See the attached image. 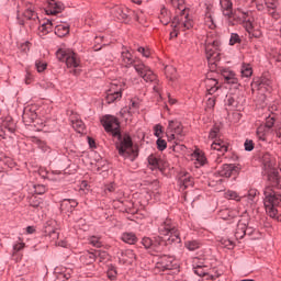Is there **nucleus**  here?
I'll return each instance as SVG.
<instances>
[{
	"label": "nucleus",
	"instance_id": "obj_34",
	"mask_svg": "<svg viewBox=\"0 0 281 281\" xmlns=\"http://www.w3.org/2000/svg\"><path fill=\"white\" fill-rule=\"evenodd\" d=\"M184 247L188 251H196V249H201V241L196 239L187 240L184 243Z\"/></svg>",
	"mask_w": 281,
	"mask_h": 281
},
{
	"label": "nucleus",
	"instance_id": "obj_59",
	"mask_svg": "<svg viewBox=\"0 0 281 281\" xmlns=\"http://www.w3.org/2000/svg\"><path fill=\"white\" fill-rule=\"evenodd\" d=\"M244 146L247 153H251V150H254V140L246 139Z\"/></svg>",
	"mask_w": 281,
	"mask_h": 281
},
{
	"label": "nucleus",
	"instance_id": "obj_44",
	"mask_svg": "<svg viewBox=\"0 0 281 281\" xmlns=\"http://www.w3.org/2000/svg\"><path fill=\"white\" fill-rule=\"evenodd\" d=\"M156 146H157V149L162 153V150H166V148H168V143L166 142V139H162L161 137H159L156 140Z\"/></svg>",
	"mask_w": 281,
	"mask_h": 281
},
{
	"label": "nucleus",
	"instance_id": "obj_40",
	"mask_svg": "<svg viewBox=\"0 0 281 281\" xmlns=\"http://www.w3.org/2000/svg\"><path fill=\"white\" fill-rule=\"evenodd\" d=\"M159 21L162 23V25H168V23H170V13H168L166 10H162L159 15Z\"/></svg>",
	"mask_w": 281,
	"mask_h": 281
},
{
	"label": "nucleus",
	"instance_id": "obj_31",
	"mask_svg": "<svg viewBox=\"0 0 281 281\" xmlns=\"http://www.w3.org/2000/svg\"><path fill=\"white\" fill-rule=\"evenodd\" d=\"M169 3H171V5L173 8H177V10H180V18H186V15H188V10H186L183 8V0H168Z\"/></svg>",
	"mask_w": 281,
	"mask_h": 281
},
{
	"label": "nucleus",
	"instance_id": "obj_30",
	"mask_svg": "<svg viewBox=\"0 0 281 281\" xmlns=\"http://www.w3.org/2000/svg\"><path fill=\"white\" fill-rule=\"evenodd\" d=\"M122 63H124L125 67H131L135 65V59L133 58V54L131 50L122 52L121 54Z\"/></svg>",
	"mask_w": 281,
	"mask_h": 281
},
{
	"label": "nucleus",
	"instance_id": "obj_41",
	"mask_svg": "<svg viewBox=\"0 0 281 281\" xmlns=\"http://www.w3.org/2000/svg\"><path fill=\"white\" fill-rule=\"evenodd\" d=\"M69 52H71V50L58 49L57 53H56V57L61 63H66L67 61V57L69 56Z\"/></svg>",
	"mask_w": 281,
	"mask_h": 281
},
{
	"label": "nucleus",
	"instance_id": "obj_45",
	"mask_svg": "<svg viewBox=\"0 0 281 281\" xmlns=\"http://www.w3.org/2000/svg\"><path fill=\"white\" fill-rule=\"evenodd\" d=\"M106 276L109 280H115V278H117V270L115 269V267L110 266L106 271Z\"/></svg>",
	"mask_w": 281,
	"mask_h": 281
},
{
	"label": "nucleus",
	"instance_id": "obj_54",
	"mask_svg": "<svg viewBox=\"0 0 281 281\" xmlns=\"http://www.w3.org/2000/svg\"><path fill=\"white\" fill-rule=\"evenodd\" d=\"M162 133H164V126H161V124L155 125V127H154L155 137H158V139H159V137H161Z\"/></svg>",
	"mask_w": 281,
	"mask_h": 281
},
{
	"label": "nucleus",
	"instance_id": "obj_62",
	"mask_svg": "<svg viewBox=\"0 0 281 281\" xmlns=\"http://www.w3.org/2000/svg\"><path fill=\"white\" fill-rule=\"evenodd\" d=\"M202 280L203 281H213L215 280V277L214 274L210 273V272H206L203 277H202Z\"/></svg>",
	"mask_w": 281,
	"mask_h": 281
},
{
	"label": "nucleus",
	"instance_id": "obj_32",
	"mask_svg": "<svg viewBox=\"0 0 281 281\" xmlns=\"http://www.w3.org/2000/svg\"><path fill=\"white\" fill-rule=\"evenodd\" d=\"M121 239L127 245H135L137 243V235L135 233H123Z\"/></svg>",
	"mask_w": 281,
	"mask_h": 281
},
{
	"label": "nucleus",
	"instance_id": "obj_33",
	"mask_svg": "<svg viewBox=\"0 0 281 281\" xmlns=\"http://www.w3.org/2000/svg\"><path fill=\"white\" fill-rule=\"evenodd\" d=\"M241 78H251L254 76V68L250 64H243L240 68Z\"/></svg>",
	"mask_w": 281,
	"mask_h": 281
},
{
	"label": "nucleus",
	"instance_id": "obj_7",
	"mask_svg": "<svg viewBox=\"0 0 281 281\" xmlns=\"http://www.w3.org/2000/svg\"><path fill=\"white\" fill-rule=\"evenodd\" d=\"M221 42L218 40H215L213 42H207L205 45V53L207 60H220L221 59Z\"/></svg>",
	"mask_w": 281,
	"mask_h": 281
},
{
	"label": "nucleus",
	"instance_id": "obj_39",
	"mask_svg": "<svg viewBox=\"0 0 281 281\" xmlns=\"http://www.w3.org/2000/svg\"><path fill=\"white\" fill-rule=\"evenodd\" d=\"M192 158L195 159V161H198L199 166H205V156L200 153V151H194L192 154Z\"/></svg>",
	"mask_w": 281,
	"mask_h": 281
},
{
	"label": "nucleus",
	"instance_id": "obj_20",
	"mask_svg": "<svg viewBox=\"0 0 281 281\" xmlns=\"http://www.w3.org/2000/svg\"><path fill=\"white\" fill-rule=\"evenodd\" d=\"M78 207V201L74 199H64L60 203V211L65 214H69Z\"/></svg>",
	"mask_w": 281,
	"mask_h": 281
},
{
	"label": "nucleus",
	"instance_id": "obj_4",
	"mask_svg": "<svg viewBox=\"0 0 281 281\" xmlns=\"http://www.w3.org/2000/svg\"><path fill=\"white\" fill-rule=\"evenodd\" d=\"M234 21L239 23V25H244L248 34L254 32V11L249 10L245 5L238 4L235 9Z\"/></svg>",
	"mask_w": 281,
	"mask_h": 281
},
{
	"label": "nucleus",
	"instance_id": "obj_10",
	"mask_svg": "<svg viewBox=\"0 0 281 281\" xmlns=\"http://www.w3.org/2000/svg\"><path fill=\"white\" fill-rule=\"evenodd\" d=\"M204 85L206 89V95H214V93H216V91L221 88L218 80H216V78L212 77L210 74L206 75Z\"/></svg>",
	"mask_w": 281,
	"mask_h": 281
},
{
	"label": "nucleus",
	"instance_id": "obj_6",
	"mask_svg": "<svg viewBox=\"0 0 281 281\" xmlns=\"http://www.w3.org/2000/svg\"><path fill=\"white\" fill-rule=\"evenodd\" d=\"M134 69L136 74H138V76L145 80V82H155L157 80V75H155V72H153L148 66L144 65V63H135Z\"/></svg>",
	"mask_w": 281,
	"mask_h": 281
},
{
	"label": "nucleus",
	"instance_id": "obj_14",
	"mask_svg": "<svg viewBox=\"0 0 281 281\" xmlns=\"http://www.w3.org/2000/svg\"><path fill=\"white\" fill-rule=\"evenodd\" d=\"M157 268L161 271H172L175 269V258L170 256H162L157 262Z\"/></svg>",
	"mask_w": 281,
	"mask_h": 281
},
{
	"label": "nucleus",
	"instance_id": "obj_61",
	"mask_svg": "<svg viewBox=\"0 0 281 281\" xmlns=\"http://www.w3.org/2000/svg\"><path fill=\"white\" fill-rule=\"evenodd\" d=\"M4 130L8 131L9 133H14L16 131L13 123H9V124L5 123L4 124Z\"/></svg>",
	"mask_w": 281,
	"mask_h": 281
},
{
	"label": "nucleus",
	"instance_id": "obj_27",
	"mask_svg": "<svg viewBox=\"0 0 281 281\" xmlns=\"http://www.w3.org/2000/svg\"><path fill=\"white\" fill-rule=\"evenodd\" d=\"M247 234V223L243 222V220H240L237 224V228L235 232V238L237 239H243L245 238V235Z\"/></svg>",
	"mask_w": 281,
	"mask_h": 281
},
{
	"label": "nucleus",
	"instance_id": "obj_37",
	"mask_svg": "<svg viewBox=\"0 0 281 281\" xmlns=\"http://www.w3.org/2000/svg\"><path fill=\"white\" fill-rule=\"evenodd\" d=\"M147 161H148L149 166L153 167L151 170H157V168H159L160 160L154 154L148 156Z\"/></svg>",
	"mask_w": 281,
	"mask_h": 281
},
{
	"label": "nucleus",
	"instance_id": "obj_42",
	"mask_svg": "<svg viewBox=\"0 0 281 281\" xmlns=\"http://www.w3.org/2000/svg\"><path fill=\"white\" fill-rule=\"evenodd\" d=\"M194 274L203 278L207 273V267L205 266H196L193 268Z\"/></svg>",
	"mask_w": 281,
	"mask_h": 281
},
{
	"label": "nucleus",
	"instance_id": "obj_38",
	"mask_svg": "<svg viewBox=\"0 0 281 281\" xmlns=\"http://www.w3.org/2000/svg\"><path fill=\"white\" fill-rule=\"evenodd\" d=\"M72 128H75L77 133H85V122H82V120L72 121Z\"/></svg>",
	"mask_w": 281,
	"mask_h": 281
},
{
	"label": "nucleus",
	"instance_id": "obj_1",
	"mask_svg": "<svg viewBox=\"0 0 281 281\" xmlns=\"http://www.w3.org/2000/svg\"><path fill=\"white\" fill-rule=\"evenodd\" d=\"M101 124L109 135L116 138L115 148L123 159H130V161H135L137 153L133 149V138L130 133L122 134L120 130V119L111 114H106L101 119Z\"/></svg>",
	"mask_w": 281,
	"mask_h": 281
},
{
	"label": "nucleus",
	"instance_id": "obj_50",
	"mask_svg": "<svg viewBox=\"0 0 281 281\" xmlns=\"http://www.w3.org/2000/svg\"><path fill=\"white\" fill-rule=\"evenodd\" d=\"M41 199L36 198V196H33L31 198L30 200V205L31 207H34L35 210H38V207H41Z\"/></svg>",
	"mask_w": 281,
	"mask_h": 281
},
{
	"label": "nucleus",
	"instance_id": "obj_58",
	"mask_svg": "<svg viewBox=\"0 0 281 281\" xmlns=\"http://www.w3.org/2000/svg\"><path fill=\"white\" fill-rule=\"evenodd\" d=\"M37 146L38 148H41V150H43V153H47L49 150V146H47V143L37 139Z\"/></svg>",
	"mask_w": 281,
	"mask_h": 281
},
{
	"label": "nucleus",
	"instance_id": "obj_12",
	"mask_svg": "<svg viewBox=\"0 0 281 281\" xmlns=\"http://www.w3.org/2000/svg\"><path fill=\"white\" fill-rule=\"evenodd\" d=\"M221 74L227 85H233L235 89H238V87H240V83H238V78L236 77V72L231 69L224 68L221 70Z\"/></svg>",
	"mask_w": 281,
	"mask_h": 281
},
{
	"label": "nucleus",
	"instance_id": "obj_11",
	"mask_svg": "<svg viewBox=\"0 0 281 281\" xmlns=\"http://www.w3.org/2000/svg\"><path fill=\"white\" fill-rule=\"evenodd\" d=\"M177 179L178 186L181 190H188V188H192V186H194V179L188 172H180Z\"/></svg>",
	"mask_w": 281,
	"mask_h": 281
},
{
	"label": "nucleus",
	"instance_id": "obj_46",
	"mask_svg": "<svg viewBox=\"0 0 281 281\" xmlns=\"http://www.w3.org/2000/svg\"><path fill=\"white\" fill-rule=\"evenodd\" d=\"M267 130L265 128V126H259L257 128V137L259 139H261V142H265L267 138L265 137V135L267 134Z\"/></svg>",
	"mask_w": 281,
	"mask_h": 281
},
{
	"label": "nucleus",
	"instance_id": "obj_15",
	"mask_svg": "<svg viewBox=\"0 0 281 281\" xmlns=\"http://www.w3.org/2000/svg\"><path fill=\"white\" fill-rule=\"evenodd\" d=\"M64 10H65V4L63 2L50 0V2L48 3V8L46 9V14L56 16V14H60V12H63Z\"/></svg>",
	"mask_w": 281,
	"mask_h": 281
},
{
	"label": "nucleus",
	"instance_id": "obj_3",
	"mask_svg": "<svg viewBox=\"0 0 281 281\" xmlns=\"http://www.w3.org/2000/svg\"><path fill=\"white\" fill-rule=\"evenodd\" d=\"M158 233L159 235L156 236L158 245H179L181 243L179 229H177V225L170 218H166L160 223Z\"/></svg>",
	"mask_w": 281,
	"mask_h": 281
},
{
	"label": "nucleus",
	"instance_id": "obj_9",
	"mask_svg": "<svg viewBox=\"0 0 281 281\" xmlns=\"http://www.w3.org/2000/svg\"><path fill=\"white\" fill-rule=\"evenodd\" d=\"M221 10L226 19L234 21V15L236 14V9L234 10V2L232 0H220Z\"/></svg>",
	"mask_w": 281,
	"mask_h": 281
},
{
	"label": "nucleus",
	"instance_id": "obj_48",
	"mask_svg": "<svg viewBox=\"0 0 281 281\" xmlns=\"http://www.w3.org/2000/svg\"><path fill=\"white\" fill-rule=\"evenodd\" d=\"M89 243L90 245H92V247H97V248L102 247V241H100L99 237H95V236L90 237Z\"/></svg>",
	"mask_w": 281,
	"mask_h": 281
},
{
	"label": "nucleus",
	"instance_id": "obj_22",
	"mask_svg": "<svg viewBox=\"0 0 281 281\" xmlns=\"http://www.w3.org/2000/svg\"><path fill=\"white\" fill-rule=\"evenodd\" d=\"M66 66L72 69L80 67V58L78 57V54H76L74 50H70L68 53V56L66 57Z\"/></svg>",
	"mask_w": 281,
	"mask_h": 281
},
{
	"label": "nucleus",
	"instance_id": "obj_2",
	"mask_svg": "<svg viewBox=\"0 0 281 281\" xmlns=\"http://www.w3.org/2000/svg\"><path fill=\"white\" fill-rule=\"evenodd\" d=\"M270 186L263 190V205L270 218H278V207H281L280 172L272 170L268 173Z\"/></svg>",
	"mask_w": 281,
	"mask_h": 281
},
{
	"label": "nucleus",
	"instance_id": "obj_60",
	"mask_svg": "<svg viewBox=\"0 0 281 281\" xmlns=\"http://www.w3.org/2000/svg\"><path fill=\"white\" fill-rule=\"evenodd\" d=\"M265 5L267 10H276L278 8V2L276 0H272L271 2H265Z\"/></svg>",
	"mask_w": 281,
	"mask_h": 281
},
{
	"label": "nucleus",
	"instance_id": "obj_21",
	"mask_svg": "<svg viewBox=\"0 0 281 281\" xmlns=\"http://www.w3.org/2000/svg\"><path fill=\"white\" fill-rule=\"evenodd\" d=\"M98 256H102L99 250H94L93 252L86 251L80 256V262H82L83 265H93Z\"/></svg>",
	"mask_w": 281,
	"mask_h": 281
},
{
	"label": "nucleus",
	"instance_id": "obj_49",
	"mask_svg": "<svg viewBox=\"0 0 281 281\" xmlns=\"http://www.w3.org/2000/svg\"><path fill=\"white\" fill-rule=\"evenodd\" d=\"M218 133H221V128H218V126H214L209 133V138L216 139V137H218Z\"/></svg>",
	"mask_w": 281,
	"mask_h": 281
},
{
	"label": "nucleus",
	"instance_id": "obj_43",
	"mask_svg": "<svg viewBox=\"0 0 281 281\" xmlns=\"http://www.w3.org/2000/svg\"><path fill=\"white\" fill-rule=\"evenodd\" d=\"M139 111V102L137 101H131L128 106V114L133 115Z\"/></svg>",
	"mask_w": 281,
	"mask_h": 281
},
{
	"label": "nucleus",
	"instance_id": "obj_13",
	"mask_svg": "<svg viewBox=\"0 0 281 281\" xmlns=\"http://www.w3.org/2000/svg\"><path fill=\"white\" fill-rule=\"evenodd\" d=\"M167 131L168 133H176L178 139L180 137H184V133H183V124H181L180 121L178 120H171L168 122V126H167Z\"/></svg>",
	"mask_w": 281,
	"mask_h": 281
},
{
	"label": "nucleus",
	"instance_id": "obj_55",
	"mask_svg": "<svg viewBox=\"0 0 281 281\" xmlns=\"http://www.w3.org/2000/svg\"><path fill=\"white\" fill-rule=\"evenodd\" d=\"M236 43H240V35L237 33H232L229 38V45H236Z\"/></svg>",
	"mask_w": 281,
	"mask_h": 281
},
{
	"label": "nucleus",
	"instance_id": "obj_63",
	"mask_svg": "<svg viewBox=\"0 0 281 281\" xmlns=\"http://www.w3.org/2000/svg\"><path fill=\"white\" fill-rule=\"evenodd\" d=\"M228 159H229V161H239V160H240V157H239L238 154H236V153H231V154L228 155Z\"/></svg>",
	"mask_w": 281,
	"mask_h": 281
},
{
	"label": "nucleus",
	"instance_id": "obj_28",
	"mask_svg": "<svg viewBox=\"0 0 281 281\" xmlns=\"http://www.w3.org/2000/svg\"><path fill=\"white\" fill-rule=\"evenodd\" d=\"M256 196H258V191L256 189H250L246 194L241 195V200L247 201L249 205L256 203Z\"/></svg>",
	"mask_w": 281,
	"mask_h": 281
},
{
	"label": "nucleus",
	"instance_id": "obj_19",
	"mask_svg": "<svg viewBox=\"0 0 281 281\" xmlns=\"http://www.w3.org/2000/svg\"><path fill=\"white\" fill-rule=\"evenodd\" d=\"M44 234L45 236L52 238V240H58L59 233L58 229L54 227L53 221H48L44 224Z\"/></svg>",
	"mask_w": 281,
	"mask_h": 281
},
{
	"label": "nucleus",
	"instance_id": "obj_24",
	"mask_svg": "<svg viewBox=\"0 0 281 281\" xmlns=\"http://www.w3.org/2000/svg\"><path fill=\"white\" fill-rule=\"evenodd\" d=\"M54 32L56 36L63 38L64 36H67V34H69V24L63 23V21H58V23L55 24Z\"/></svg>",
	"mask_w": 281,
	"mask_h": 281
},
{
	"label": "nucleus",
	"instance_id": "obj_5",
	"mask_svg": "<svg viewBox=\"0 0 281 281\" xmlns=\"http://www.w3.org/2000/svg\"><path fill=\"white\" fill-rule=\"evenodd\" d=\"M189 16L190 14H187L184 18H173L171 22V27H173V31L170 33V38H177L179 36V30L182 32H186V30H192L193 22Z\"/></svg>",
	"mask_w": 281,
	"mask_h": 281
},
{
	"label": "nucleus",
	"instance_id": "obj_29",
	"mask_svg": "<svg viewBox=\"0 0 281 281\" xmlns=\"http://www.w3.org/2000/svg\"><path fill=\"white\" fill-rule=\"evenodd\" d=\"M212 150H217L225 155L227 153V144H225L222 139L214 140L211 145Z\"/></svg>",
	"mask_w": 281,
	"mask_h": 281
},
{
	"label": "nucleus",
	"instance_id": "obj_56",
	"mask_svg": "<svg viewBox=\"0 0 281 281\" xmlns=\"http://www.w3.org/2000/svg\"><path fill=\"white\" fill-rule=\"evenodd\" d=\"M35 67L38 71V74H42V71L47 69V64L44 61H37V63H35Z\"/></svg>",
	"mask_w": 281,
	"mask_h": 281
},
{
	"label": "nucleus",
	"instance_id": "obj_36",
	"mask_svg": "<svg viewBox=\"0 0 281 281\" xmlns=\"http://www.w3.org/2000/svg\"><path fill=\"white\" fill-rule=\"evenodd\" d=\"M71 278V270H65L63 272H57L55 281H67Z\"/></svg>",
	"mask_w": 281,
	"mask_h": 281
},
{
	"label": "nucleus",
	"instance_id": "obj_16",
	"mask_svg": "<svg viewBox=\"0 0 281 281\" xmlns=\"http://www.w3.org/2000/svg\"><path fill=\"white\" fill-rule=\"evenodd\" d=\"M23 16L25 21H30V26L34 27L41 24V20L38 19V13H36L32 8H29L24 11Z\"/></svg>",
	"mask_w": 281,
	"mask_h": 281
},
{
	"label": "nucleus",
	"instance_id": "obj_52",
	"mask_svg": "<svg viewBox=\"0 0 281 281\" xmlns=\"http://www.w3.org/2000/svg\"><path fill=\"white\" fill-rule=\"evenodd\" d=\"M137 52H138V54H142V56H144V58H150V49L139 46L137 48Z\"/></svg>",
	"mask_w": 281,
	"mask_h": 281
},
{
	"label": "nucleus",
	"instance_id": "obj_35",
	"mask_svg": "<svg viewBox=\"0 0 281 281\" xmlns=\"http://www.w3.org/2000/svg\"><path fill=\"white\" fill-rule=\"evenodd\" d=\"M224 196L228 199V201H243V196H240L238 192L232 190L226 191Z\"/></svg>",
	"mask_w": 281,
	"mask_h": 281
},
{
	"label": "nucleus",
	"instance_id": "obj_53",
	"mask_svg": "<svg viewBox=\"0 0 281 281\" xmlns=\"http://www.w3.org/2000/svg\"><path fill=\"white\" fill-rule=\"evenodd\" d=\"M216 106V95L210 97L206 100V109H214Z\"/></svg>",
	"mask_w": 281,
	"mask_h": 281
},
{
	"label": "nucleus",
	"instance_id": "obj_26",
	"mask_svg": "<svg viewBox=\"0 0 281 281\" xmlns=\"http://www.w3.org/2000/svg\"><path fill=\"white\" fill-rule=\"evenodd\" d=\"M142 245L146 249H154L155 251H157V249H159V247H161V245L164 244L157 243V237H154V239L150 237H143Z\"/></svg>",
	"mask_w": 281,
	"mask_h": 281
},
{
	"label": "nucleus",
	"instance_id": "obj_17",
	"mask_svg": "<svg viewBox=\"0 0 281 281\" xmlns=\"http://www.w3.org/2000/svg\"><path fill=\"white\" fill-rule=\"evenodd\" d=\"M112 14H114L119 21H122V23H128V21H131V18H128V9L126 8L115 7L112 10Z\"/></svg>",
	"mask_w": 281,
	"mask_h": 281
},
{
	"label": "nucleus",
	"instance_id": "obj_18",
	"mask_svg": "<svg viewBox=\"0 0 281 281\" xmlns=\"http://www.w3.org/2000/svg\"><path fill=\"white\" fill-rule=\"evenodd\" d=\"M122 88L115 90V88H111L106 91L105 101L108 104H113V102H117V100H122Z\"/></svg>",
	"mask_w": 281,
	"mask_h": 281
},
{
	"label": "nucleus",
	"instance_id": "obj_51",
	"mask_svg": "<svg viewBox=\"0 0 281 281\" xmlns=\"http://www.w3.org/2000/svg\"><path fill=\"white\" fill-rule=\"evenodd\" d=\"M274 124H276V120L273 117H268L266 120V124H265L263 128H266L269 132V131H271V128H273Z\"/></svg>",
	"mask_w": 281,
	"mask_h": 281
},
{
	"label": "nucleus",
	"instance_id": "obj_23",
	"mask_svg": "<svg viewBox=\"0 0 281 281\" xmlns=\"http://www.w3.org/2000/svg\"><path fill=\"white\" fill-rule=\"evenodd\" d=\"M56 23H58V19H48L45 20L43 23L40 22V32H43V34H49L52 32L53 27H56Z\"/></svg>",
	"mask_w": 281,
	"mask_h": 281
},
{
	"label": "nucleus",
	"instance_id": "obj_25",
	"mask_svg": "<svg viewBox=\"0 0 281 281\" xmlns=\"http://www.w3.org/2000/svg\"><path fill=\"white\" fill-rule=\"evenodd\" d=\"M268 87H271V80L261 77V78H255L251 82L252 89H267Z\"/></svg>",
	"mask_w": 281,
	"mask_h": 281
},
{
	"label": "nucleus",
	"instance_id": "obj_64",
	"mask_svg": "<svg viewBox=\"0 0 281 281\" xmlns=\"http://www.w3.org/2000/svg\"><path fill=\"white\" fill-rule=\"evenodd\" d=\"M24 247H25L24 243H18V244L13 245V250L21 251L22 249H24Z\"/></svg>",
	"mask_w": 281,
	"mask_h": 281
},
{
	"label": "nucleus",
	"instance_id": "obj_8",
	"mask_svg": "<svg viewBox=\"0 0 281 281\" xmlns=\"http://www.w3.org/2000/svg\"><path fill=\"white\" fill-rule=\"evenodd\" d=\"M243 170V166L240 164H225L222 166L221 170L218 171L220 177H225L226 179H229V177L239 175V172Z\"/></svg>",
	"mask_w": 281,
	"mask_h": 281
},
{
	"label": "nucleus",
	"instance_id": "obj_47",
	"mask_svg": "<svg viewBox=\"0 0 281 281\" xmlns=\"http://www.w3.org/2000/svg\"><path fill=\"white\" fill-rule=\"evenodd\" d=\"M34 190L35 194H45L47 192V187H45V184H35Z\"/></svg>",
	"mask_w": 281,
	"mask_h": 281
},
{
	"label": "nucleus",
	"instance_id": "obj_57",
	"mask_svg": "<svg viewBox=\"0 0 281 281\" xmlns=\"http://www.w3.org/2000/svg\"><path fill=\"white\" fill-rule=\"evenodd\" d=\"M265 3H267V1H265V0L256 1V7L259 12H263L265 8H267V4H265Z\"/></svg>",
	"mask_w": 281,
	"mask_h": 281
}]
</instances>
